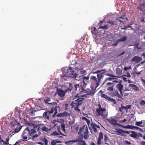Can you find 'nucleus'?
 <instances>
[{"mask_svg":"<svg viewBox=\"0 0 145 145\" xmlns=\"http://www.w3.org/2000/svg\"><path fill=\"white\" fill-rule=\"evenodd\" d=\"M63 72L64 73H66L68 76L73 78H76L78 74L76 73L74 71L73 69L70 66L66 68L63 69Z\"/></svg>","mask_w":145,"mask_h":145,"instance_id":"nucleus-1","label":"nucleus"},{"mask_svg":"<svg viewBox=\"0 0 145 145\" xmlns=\"http://www.w3.org/2000/svg\"><path fill=\"white\" fill-rule=\"evenodd\" d=\"M33 134V131H32V132L30 128L28 127L26 128L23 131L22 137L24 140L27 141L28 140L27 139L28 137Z\"/></svg>","mask_w":145,"mask_h":145,"instance_id":"nucleus-2","label":"nucleus"},{"mask_svg":"<svg viewBox=\"0 0 145 145\" xmlns=\"http://www.w3.org/2000/svg\"><path fill=\"white\" fill-rule=\"evenodd\" d=\"M98 106L99 108H96V112L98 113L99 116H100L103 118H106L108 116L107 112L106 114L105 113L106 111L105 108H102L101 105L99 103L98 104Z\"/></svg>","mask_w":145,"mask_h":145,"instance_id":"nucleus-3","label":"nucleus"},{"mask_svg":"<svg viewBox=\"0 0 145 145\" xmlns=\"http://www.w3.org/2000/svg\"><path fill=\"white\" fill-rule=\"evenodd\" d=\"M90 79L93 81L91 85H93V89H96L99 85V82L96 77L94 76L91 77Z\"/></svg>","mask_w":145,"mask_h":145,"instance_id":"nucleus-4","label":"nucleus"},{"mask_svg":"<svg viewBox=\"0 0 145 145\" xmlns=\"http://www.w3.org/2000/svg\"><path fill=\"white\" fill-rule=\"evenodd\" d=\"M29 127L30 128V130L32 132V131H33V134L38 131L40 128L39 125H35L33 123L30 124Z\"/></svg>","mask_w":145,"mask_h":145,"instance_id":"nucleus-5","label":"nucleus"},{"mask_svg":"<svg viewBox=\"0 0 145 145\" xmlns=\"http://www.w3.org/2000/svg\"><path fill=\"white\" fill-rule=\"evenodd\" d=\"M54 112V107H52L50 111L44 112L43 114V117L44 118L49 120L50 119V116H51V114L53 113Z\"/></svg>","mask_w":145,"mask_h":145,"instance_id":"nucleus-6","label":"nucleus"},{"mask_svg":"<svg viewBox=\"0 0 145 145\" xmlns=\"http://www.w3.org/2000/svg\"><path fill=\"white\" fill-rule=\"evenodd\" d=\"M83 85L82 83L80 84H75V90H76L78 93L83 92L85 91V88H82Z\"/></svg>","mask_w":145,"mask_h":145,"instance_id":"nucleus-7","label":"nucleus"},{"mask_svg":"<svg viewBox=\"0 0 145 145\" xmlns=\"http://www.w3.org/2000/svg\"><path fill=\"white\" fill-rule=\"evenodd\" d=\"M114 86V84L113 83L108 82L106 83L105 88H106L107 91H112L113 90Z\"/></svg>","mask_w":145,"mask_h":145,"instance_id":"nucleus-8","label":"nucleus"},{"mask_svg":"<svg viewBox=\"0 0 145 145\" xmlns=\"http://www.w3.org/2000/svg\"><path fill=\"white\" fill-rule=\"evenodd\" d=\"M91 89H87V90H85L83 91V93H87L88 95H92L95 92L96 89L93 88V86L92 85H91Z\"/></svg>","mask_w":145,"mask_h":145,"instance_id":"nucleus-9","label":"nucleus"},{"mask_svg":"<svg viewBox=\"0 0 145 145\" xmlns=\"http://www.w3.org/2000/svg\"><path fill=\"white\" fill-rule=\"evenodd\" d=\"M75 84L70 83L69 84V87L66 89V91H71L72 90V93H74L76 91V90H75Z\"/></svg>","mask_w":145,"mask_h":145,"instance_id":"nucleus-10","label":"nucleus"},{"mask_svg":"<svg viewBox=\"0 0 145 145\" xmlns=\"http://www.w3.org/2000/svg\"><path fill=\"white\" fill-rule=\"evenodd\" d=\"M89 76L88 75L87 76H84L83 78V82L82 84L83 85L82 88H86L88 82V80L89 79Z\"/></svg>","mask_w":145,"mask_h":145,"instance_id":"nucleus-11","label":"nucleus"},{"mask_svg":"<svg viewBox=\"0 0 145 145\" xmlns=\"http://www.w3.org/2000/svg\"><path fill=\"white\" fill-rule=\"evenodd\" d=\"M110 95L113 97H121V95L118 93L117 90L114 89L110 93Z\"/></svg>","mask_w":145,"mask_h":145,"instance_id":"nucleus-12","label":"nucleus"},{"mask_svg":"<svg viewBox=\"0 0 145 145\" xmlns=\"http://www.w3.org/2000/svg\"><path fill=\"white\" fill-rule=\"evenodd\" d=\"M57 91L59 96L60 97H63L64 96L67 91H66V89L65 90L57 89Z\"/></svg>","mask_w":145,"mask_h":145,"instance_id":"nucleus-13","label":"nucleus"},{"mask_svg":"<svg viewBox=\"0 0 145 145\" xmlns=\"http://www.w3.org/2000/svg\"><path fill=\"white\" fill-rule=\"evenodd\" d=\"M116 87L118 90L120 91V94L123 96V94L122 91L123 87V85L121 83H119L117 84L116 86Z\"/></svg>","mask_w":145,"mask_h":145,"instance_id":"nucleus-14","label":"nucleus"},{"mask_svg":"<svg viewBox=\"0 0 145 145\" xmlns=\"http://www.w3.org/2000/svg\"><path fill=\"white\" fill-rule=\"evenodd\" d=\"M80 94L78 93L75 97L76 98H77V99L75 101H76V103H78V105L81 104L80 102L82 101L84 99V98L80 97Z\"/></svg>","mask_w":145,"mask_h":145,"instance_id":"nucleus-15","label":"nucleus"},{"mask_svg":"<svg viewBox=\"0 0 145 145\" xmlns=\"http://www.w3.org/2000/svg\"><path fill=\"white\" fill-rule=\"evenodd\" d=\"M121 19H123L122 17H117L116 18V21L117 24H123L125 23V21H121Z\"/></svg>","mask_w":145,"mask_h":145,"instance_id":"nucleus-16","label":"nucleus"},{"mask_svg":"<svg viewBox=\"0 0 145 145\" xmlns=\"http://www.w3.org/2000/svg\"><path fill=\"white\" fill-rule=\"evenodd\" d=\"M142 59V57H140L138 56H135L132 58L131 61L132 62L135 61V63H137L139 62Z\"/></svg>","mask_w":145,"mask_h":145,"instance_id":"nucleus-17","label":"nucleus"},{"mask_svg":"<svg viewBox=\"0 0 145 145\" xmlns=\"http://www.w3.org/2000/svg\"><path fill=\"white\" fill-rule=\"evenodd\" d=\"M117 132L119 133V135L123 136L125 135L123 134V133L126 134H129L130 133L129 131H124L121 129H119V130H118Z\"/></svg>","mask_w":145,"mask_h":145,"instance_id":"nucleus-18","label":"nucleus"},{"mask_svg":"<svg viewBox=\"0 0 145 145\" xmlns=\"http://www.w3.org/2000/svg\"><path fill=\"white\" fill-rule=\"evenodd\" d=\"M89 132L87 127H86L85 131H84L83 134V137L86 140L88 138L89 135H88ZM83 137V136L82 137Z\"/></svg>","mask_w":145,"mask_h":145,"instance_id":"nucleus-19","label":"nucleus"},{"mask_svg":"<svg viewBox=\"0 0 145 145\" xmlns=\"http://www.w3.org/2000/svg\"><path fill=\"white\" fill-rule=\"evenodd\" d=\"M59 129V130L58 131V132H59V133H57L56 131H54V132H53L52 134V135H53L54 136H56V135H62L63 136H66V135H64V134H63V133H62L60 131V130H59V126H58V127L57 128V129Z\"/></svg>","mask_w":145,"mask_h":145,"instance_id":"nucleus-20","label":"nucleus"},{"mask_svg":"<svg viewBox=\"0 0 145 145\" xmlns=\"http://www.w3.org/2000/svg\"><path fill=\"white\" fill-rule=\"evenodd\" d=\"M56 105V106L54 108V114L52 115V116L53 117H55V116L57 113V110H59L60 109V107L59 106H57V105Z\"/></svg>","mask_w":145,"mask_h":145,"instance_id":"nucleus-21","label":"nucleus"},{"mask_svg":"<svg viewBox=\"0 0 145 145\" xmlns=\"http://www.w3.org/2000/svg\"><path fill=\"white\" fill-rule=\"evenodd\" d=\"M50 99L48 97L44 101L46 103H48L49 104L53 105V106H55V105H57V103L55 102H53V103H48V102L50 101Z\"/></svg>","mask_w":145,"mask_h":145,"instance_id":"nucleus-22","label":"nucleus"},{"mask_svg":"<svg viewBox=\"0 0 145 145\" xmlns=\"http://www.w3.org/2000/svg\"><path fill=\"white\" fill-rule=\"evenodd\" d=\"M130 133H131L132 134H130L129 136L131 137H133L135 138H137V134L135 131H131L129 132Z\"/></svg>","mask_w":145,"mask_h":145,"instance_id":"nucleus-23","label":"nucleus"},{"mask_svg":"<svg viewBox=\"0 0 145 145\" xmlns=\"http://www.w3.org/2000/svg\"><path fill=\"white\" fill-rule=\"evenodd\" d=\"M105 72H103L102 73H98L97 74V79L100 82L101 80V79L103 77V74Z\"/></svg>","mask_w":145,"mask_h":145,"instance_id":"nucleus-24","label":"nucleus"},{"mask_svg":"<svg viewBox=\"0 0 145 145\" xmlns=\"http://www.w3.org/2000/svg\"><path fill=\"white\" fill-rule=\"evenodd\" d=\"M129 87H132V89L135 91H138L139 90L138 88L136 85L133 84H129Z\"/></svg>","mask_w":145,"mask_h":145,"instance_id":"nucleus-25","label":"nucleus"},{"mask_svg":"<svg viewBox=\"0 0 145 145\" xmlns=\"http://www.w3.org/2000/svg\"><path fill=\"white\" fill-rule=\"evenodd\" d=\"M12 125L13 126H15L16 125H18V126H20V124L19 122H18L16 119H14V120H13L12 122Z\"/></svg>","mask_w":145,"mask_h":145,"instance_id":"nucleus-26","label":"nucleus"},{"mask_svg":"<svg viewBox=\"0 0 145 145\" xmlns=\"http://www.w3.org/2000/svg\"><path fill=\"white\" fill-rule=\"evenodd\" d=\"M22 126H18L15 129L14 131V132H12V133H17L21 129Z\"/></svg>","mask_w":145,"mask_h":145,"instance_id":"nucleus-27","label":"nucleus"},{"mask_svg":"<svg viewBox=\"0 0 145 145\" xmlns=\"http://www.w3.org/2000/svg\"><path fill=\"white\" fill-rule=\"evenodd\" d=\"M127 36H124L118 40V41L124 42L126 40Z\"/></svg>","mask_w":145,"mask_h":145,"instance_id":"nucleus-28","label":"nucleus"},{"mask_svg":"<svg viewBox=\"0 0 145 145\" xmlns=\"http://www.w3.org/2000/svg\"><path fill=\"white\" fill-rule=\"evenodd\" d=\"M107 100L110 102H112L113 103L115 104H116L117 103L116 102V101L115 99H113L110 97L109 96L108 97V99Z\"/></svg>","mask_w":145,"mask_h":145,"instance_id":"nucleus-29","label":"nucleus"},{"mask_svg":"<svg viewBox=\"0 0 145 145\" xmlns=\"http://www.w3.org/2000/svg\"><path fill=\"white\" fill-rule=\"evenodd\" d=\"M41 129L43 131H46L47 132L50 131L51 130L50 129H48L45 126H44L42 127L41 128Z\"/></svg>","mask_w":145,"mask_h":145,"instance_id":"nucleus-30","label":"nucleus"},{"mask_svg":"<svg viewBox=\"0 0 145 145\" xmlns=\"http://www.w3.org/2000/svg\"><path fill=\"white\" fill-rule=\"evenodd\" d=\"M91 126L93 129L95 133H96L97 132V130L95 126V124L93 123H91Z\"/></svg>","mask_w":145,"mask_h":145,"instance_id":"nucleus-31","label":"nucleus"},{"mask_svg":"<svg viewBox=\"0 0 145 145\" xmlns=\"http://www.w3.org/2000/svg\"><path fill=\"white\" fill-rule=\"evenodd\" d=\"M122 72V71L120 68H117L116 69V73L118 75H120L121 74Z\"/></svg>","mask_w":145,"mask_h":145,"instance_id":"nucleus-32","label":"nucleus"},{"mask_svg":"<svg viewBox=\"0 0 145 145\" xmlns=\"http://www.w3.org/2000/svg\"><path fill=\"white\" fill-rule=\"evenodd\" d=\"M83 138L82 137H80L76 139L75 140H74V143L76 142H82L83 141V140H82V139Z\"/></svg>","mask_w":145,"mask_h":145,"instance_id":"nucleus-33","label":"nucleus"},{"mask_svg":"<svg viewBox=\"0 0 145 145\" xmlns=\"http://www.w3.org/2000/svg\"><path fill=\"white\" fill-rule=\"evenodd\" d=\"M73 143H74V140H71L65 142V144L67 145H70L73 144Z\"/></svg>","mask_w":145,"mask_h":145,"instance_id":"nucleus-34","label":"nucleus"},{"mask_svg":"<svg viewBox=\"0 0 145 145\" xmlns=\"http://www.w3.org/2000/svg\"><path fill=\"white\" fill-rule=\"evenodd\" d=\"M63 117L70 116V114L67 112L64 111L63 112Z\"/></svg>","mask_w":145,"mask_h":145,"instance_id":"nucleus-35","label":"nucleus"},{"mask_svg":"<svg viewBox=\"0 0 145 145\" xmlns=\"http://www.w3.org/2000/svg\"><path fill=\"white\" fill-rule=\"evenodd\" d=\"M42 141L44 144V145H48V141L45 138L42 139Z\"/></svg>","mask_w":145,"mask_h":145,"instance_id":"nucleus-36","label":"nucleus"},{"mask_svg":"<svg viewBox=\"0 0 145 145\" xmlns=\"http://www.w3.org/2000/svg\"><path fill=\"white\" fill-rule=\"evenodd\" d=\"M108 23L110 24L111 25H114L115 24H117L116 20L115 21H111L109 20L108 22Z\"/></svg>","mask_w":145,"mask_h":145,"instance_id":"nucleus-37","label":"nucleus"},{"mask_svg":"<svg viewBox=\"0 0 145 145\" xmlns=\"http://www.w3.org/2000/svg\"><path fill=\"white\" fill-rule=\"evenodd\" d=\"M108 121L112 124H114L116 122V120L114 119H109L108 120Z\"/></svg>","mask_w":145,"mask_h":145,"instance_id":"nucleus-38","label":"nucleus"},{"mask_svg":"<svg viewBox=\"0 0 145 145\" xmlns=\"http://www.w3.org/2000/svg\"><path fill=\"white\" fill-rule=\"evenodd\" d=\"M82 119L85 120L87 123L88 125H89L90 123V120L85 117H83L82 118Z\"/></svg>","mask_w":145,"mask_h":145,"instance_id":"nucleus-39","label":"nucleus"},{"mask_svg":"<svg viewBox=\"0 0 145 145\" xmlns=\"http://www.w3.org/2000/svg\"><path fill=\"white\" fill-rule=\"evenodd\" d=\"M41 110H42V109L32 110L31 112L29 113V114L31 116H34L35 115V113H34V112H36L38 111H40Z\"/></svg>","mask_w":145,"mask_h":145,"instance_id":"nucleus-40","label":"nucleus"},{"mask_svg":"<svg viewBox=\"0 0 145 145\" xmlns=\"http://www.w3.org/2000/svg\"><path fill=\"white\" fill-rule=\"evenodd\" d=\"M68 76H67L65 75H62L61 76V77L62 79L64 80H67Z\"/></svg>","mask_w":145,"mask_h":145,"instance_id":"nucleus-41","label":"nucleus"},{"mask_svg":"<svg viewBox=\"0 0 145 145\" xmlns=\"http://www.w3.org/2000/svg\"><path fill=\"white\" fill-rule=\"evenodd\" d=\"M9 140V136L8 137L6 138V141L4 142H3V144L5 145H8L9 144L8 141Z\"/></svg>","mask_w":145,"mask_h":145,"instance_id":"nucleus-42","label":"nucleus"},{"mask_svg":"<svg viewBox=\"0 0 145 145\" xmlns=\"http://www.w3.org/2000/svg\"><path fill=\"white\" fill-rule=\"evenodd\" d=\"M101 96L103 98H105L107 100L108 99V96H107V95H106L105 94H101Z\"/></svg>","mask_w":145,"mask_h":145,"instance_id":"nucleus-43","label":"nucleus"},{"mask_svg":"<svg viewBox=\"0 0 145 145\" xmlns=\"http://www.w3.org/2000/svg\"><path fill=\"white\" fill-rule=\"evenodd\" d=\"M103 135L102 133V132H100L99 135V138H99V139H100L101 140H102L103 139Z\"/></svg>","mask_w":145,"mask_h":145,"instance_id":"nucleus-44","label":"nucleus"},{"mask_svg":"<svg viewBox=\"0 0 145 145\" xmlns=\"http://www.w3.org/2000/svg\"><path fill=\"white\" fill-rule=\"evenodd\" d=\"M142 121H138V122H136L135 123V125H136L138 126L141 127V125H140V124H142Z\"/></svg>","mask_w":145,"mask_h":145,"instance_id":"nucleus-45","label":"nucleus"},{"mask_svg":"<svg viewBox=\"0 0 145 145\" xmlns=\"http://www.w3.org/2000/svg\"><path fill=\"white\" fill-rule=\"evenodd\" d=\"M80 73L81 74H85V73L86 72V71L82 69H81L80 71Z\"/></svg>","mask_w":145,"mask_h":145,"instance_id":"nucleus-46","label":"nucleus"},{"mask_svg":"<svg viewBox=\"0 0 145 145\" xmlns=\"http://www.w3.org/2000/svg\"><path fill=\"white\" fill-rule=\"evenodd\" d=\"M133 126L134 125H128L126 126V128L127 129H133Z\"/></svg>","mask_w":145,"mask_h":145,"instance_id":"nucleus-47","label":"nucleus"},{"mask_svg":"<svg viewBox=\"0 0 145 145\" xmlns=\"http://www.w3.org/2000/svg\"><path fill=\"white\" fill-rule=\"evenodd\" d=\"M61 128L62 129L63 131H65V125L64 124V123L61 124Z\"/></svg>","mask_w":145,"mask_h":145,"instance_id":"nucleus-48","label":"nucleus"},{"mask_svg":"<svg viewBox=\"0 0 145 145\" xmlns=\"http://www.w3.org/2000/svg\"><path fill=\"white\" fill-rule=\"evenodd\" d=\"M120 95H121V97H118V98H119L120 99H117V100L118 101L120 102L121 103L123 102V99L122 97V96L121 95V94Z\"/></svg>","mask_w":145,"mask_h":145,"instance_id":"nucleus-49","label":"nucleus"},{"mask_svg":"<svg viewBox=\"0 0 145 145\" xmlns=\"http://www.w3.org/2000/svg\"><path fill=\"white\" fill-rule=\"evenodd\" d=\"M109 138L106 135H104V141L105 142H107L109 140Z\"/></svg>","mask_w":145,"mask_h":145,"instance_id":"nucleus-50","label":"nucleus"},{"mask_svg":"<svg viewBox=\"0 0 145 145\" xmlns=\"http://www.w3.org/2000/svg\"><path fill=\"white\" fill-rule=\"evenodd\" d=\"M141 105L143 106L145 105V101L144 100H142L140 103Z\"/></svg>","mask_w":145,"mask_h":145,"instance_id":"nucleus-51","label":"nucleus"},{"mask_svg":"<svg viewBox=\"0 0 145 145\" xmlns=\"http://www.w3.org/2000/svg\"><path fill=\"white\" fill-rule=\"evenodd\" d=\"M78 104L77 105V106L74 107V109L76 111H77L78 112H80V109L78 108Z\"/></svg>","mask_w":145,"mask_h":145,"instance_id":"nucleus-52","label":"nucleus"},{"mask_svg":"<svg viewBox=\"0 0 145 145\" xmlns=\"http://www.w3.org/2000/svg\"><path fill=\"white\" fill-rule=\"evenodd\" d=\"M69 105L68 104H66L65 105V110L68 111L69 109L68 108Z\"/></svg>","mask_w":145,"mask_h":145,"instance_id":"nucleus-53","label":"nucleus"},{"mask_svg":"<svg viewBox=\"0 0 145 145\" xmlns=\"http://www.w3.org/2000/svg\"><path fill=\"white\" fill-rule=\"evenodd\" d=\"M51 145H56V141L53 140L51 141Z\"/></svg>","mask_w":145,"mask_h":145,"instance_id":"nucleus-54","label":"nucleus"},{"mask_svg":"<svg viewBox=\"0 0 145 145\" xmlns=\"http://www.w3.org/2000/svg\"><path fill=\"white\" fill-rule=\"evenodd\" d=\"M125 110H127V109H130L131 107V106L130 105H127L125 106Z\"/></svg>","mask_w":145,"mask_h":145,"instance_id":"nucleus-55","label":"nucleus"},{"mask_svg":"<svg viewBox=\"0 0 145 145\" xmlns=\"http://www.w3.org/2000/svg\"><path fill=\"white\" fill-rule=\"evenodd\" d=\"M99 28H102L103 29H107V27L106 25H105L104 26H101L99 27Z\"/></svg>","mask_w":145,"mask_h":145,"instance_id":"nucleus-56","label":"nucleus"},{"mask_svg":"<svg viewBox=\"0 0 145 145\" xmlns=\"http://www.w3.org/2000/svg\"><path fill=\"white\" fill-rule=\"evenodd\" d=\"M97 31V30L96 29V28L95 27H93V30L91 31V32L93 33L95 35V31Z\"/></svg>","mask_w":145,"mask_h":145,"instance_id":"nucleus-57","label":"nucleus"},{"mask_svg":"<svg viewBox=\"0 0 145 145\" xmlns=\"http://www.w3.org/2000/svg\"><path fill=\"white\" fill-rule=\"evenodd\" d=\"M56 116L58 117H63V113H60L57 114Z\"/></svg>","mask_w":145,"mask_h":145,"instance_id":"nucleus-58","label":"nucleus"},{"mask_svg":"<svg viewBox=\"0 0 145 145\" xmlns=\"http://www.w3.org/2000/svg\"><path fill=\"white\" fill-rule=\"evenodd\" d=\"M84 76L83 75L80 76H79V77L78 78V79H77L76 80H81V79L83 80V77H84Z\"/></svg>","mask_w":145,"mask_h":145,"instance_id":"nucleus-59","label":"nucleus"},{"mask_svg":"<svg viewBox=\"0 0 145 145\" xmlns=\"http://www.w3.org/2000/svg\"><path fill=\"white\" fill-rule=\"evenodd\" d=\"M101 140L98 138L97 139V144L98 145H100L101 144Z\"/></svg>","mask_w":145,"mask_h":145,"instance_id":"nucleus-60","label":"nucleus"},{"mask_svg":"<svg viewBox=\"0 0 145 145\" xmlns=\"http://www.w3.org/2000/svg\"><path fill=\"white\" fill-rule=\"evenodd\" d=\"M87 93L86 94H84L82 95H80V97L83 98V97H87V95H88Z\"/></svg>","mask_w":145,"mask_h":145,"instance_id":"nucleus-61","label":"nucleus"},{"mask_svg":"<svg viewBox=\"0 0 145 145\" xmlns=\"http://www.w3.org/2000/svg\"><path fill=\"white\" fill-rule=\"evenodd\" d=\"M84 127H85V126L84 125V126H83L82 127H80V128L79 130H80V132H81V131H83V130L84 129Z\"/></svg>","mask_w":145,"mask_h":145,"instance_id":"nucleus-62","label":"nucleus"},{"mask_svg":"<svg viewBox=\"0 0 145 145\" xmlns=\"http://www.w3.org/2000/svg\"><path fill=\"white\" fill-rule=\"evenodd\" d=\"M125 143L127 144L130 145L131 144V142L129 141H128L127 140H125Z\"/></svg>","mask_w":145,"mask_h":145,"instance_id":"nucleus-63","label":"nucleus"},{"mask_svg":"<svg viewBox=\"0 0 145 145\" xmlns=\"http://www.w3.org/2000/svg\"><path fill=\"white\" fill-rule=\"evenodd\" d=\"M137 138H138L139 137H143V136L142 135V134L140 133H138V134H137Z\"/></svg>","mask_w":145,"mask_h":145,"instance_id":"nucleus-64","label":"nucleus"}]
</instances>
